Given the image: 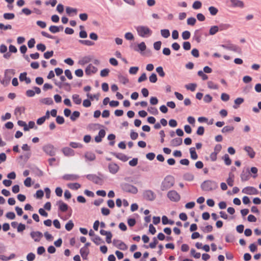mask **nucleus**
<instances>
[{"label": "nucleus", "mask_w": 261, "mask_h": 261, "mask_svg": "<svg viewBox=\"0 0 261 261\" xmlns=\"http://www.w3.org/2000/svg\"><path fill=\"white\" fill-rule=\"evenodd\" d=\"M49 30L52 33H57L60 32V28L56 25H51L49 28Z\"/></svg>", "instance_id": "nucleus-55"}, {"label": "nucleus", "mask_w": 261, "mask_h": 261, "mask_svg": "<svg viewBox=\"0 0 261 261\" xmlns=\"http://www.w3.org/2000/svg\"><path fill=\"white\" fill-rule=\"evenodd\" d=\"M62 151L63 154L67 156H72L74 155V151L70 147H66L62 148Z\"/></svg>", "instance_id": "nucleus-21"}, {"label": "nucleus", "mask_w": 261, "mask_h": 261, "mask_svg": "<svg viewBox=\"0 0 261 261\" xmlns=\"http://www.w3.org/2000/svg\"><path fill=\"white\" fill-rule=\"evenodd\" d=\"M57 205H58V209L62 212H66L68 211L69 206L62 200H59L57 202Z\"/></svg>", "instance_id": "nucleus-16"}, {"label": "nucleus", "mask_w": 261, "mask_h": 261, "mask_svg": "<svg viewBox=\"0 0 261 261\" xmlns=\"http://www.w3.org/2000/svg\"><path fill=\"white\" fill-rule=\"evenodd\" d=\"M41 93V89L38 87L34 86L33 87V90H28L25 92L26 95L29 97H32L34 96L35 93L39 94Z\"/></svg>", "instance_id": "nucleus-11"}, {"label": "nucleus", "mask_w": 261, "mask_h": 261, "mask_svg": "<svg viewBox=\"0 0 261 261\" xmlns=\"http://www.w3.org/2000/svg\"><path fill=\"white\" fill-rule=\"evenodd\" d=\"M118 79L120 82L124 85L128 82V79L126 76L122 75H119L118 76Z\"/></svg>", "instance_id": "nucleus-51"}, {"label": "nucleus", "mask_w": 261, "mask_h": 261, "mask_svg": "<svg viewBox=\"0 0 261 261\" xmlns=\"http://www.w3.org/2000/svg\"><path fill=\"white\" fill-rule=\"evenodd\" d=\"M81 185L77 182L67 184V187L72 190H77L81 188Z\"/></svg>", "instance_id": "nucleus-31"}, {"label": "nucleus", "mask_w": 261, "mask_h": 261, "mask_svg": "<svg viewBox=\"0 0 261 261\" xmlns=\"http://www.w3.org/2000/svg\"><path fill=\"white\" fill-rule=\"evenodd\" d=\"M167 197L173 202H178L180 199V195L175 190L169 191L167 194Z\"/></svg>", "instance_id": "nucleus-7"}, {"label": "nucleus", "mask_w": 261, "mask_h": 261, "mask_svg": "<svg viewBox=\"0 0 261 261\" xmlns=\"http://www.w3.org/2000/svg\"><path fill=\"white\" fill-rule=\"evenodd\" d=\"M91 240L97 245L104 243V241L102 240V239L99 236L97 235L95 236V237L92 238Z\"/></svg>", "instance_id": "nucleus-33"}, {"label": "nucleus", "mask_w": 261, "mask_h": 261, "mask_svg": "<svg viewBox=\"0 0 261 261\" xmlns=\"http://www.w3.org/2000/svg\"><path fill=\"white\" fill-rule=\"evenodd\" d=\"M55 85L56 86H58L60 88H61L62 87L63 85H64V86H66L68 87L69 88L68 89H65L66 90H68V91L70 89V84H69L68 83H65L64 84H62L61 82H55Z\"/></svg>", "instance_id": "nucleus-53"}, {"label": "nucleus", "mask_w": 261, "mask_h": 261, "mask_svg": "<svg viewBox=\"0 0 261 261\" xmlns=\"http://www.w3.org/2000/svg\"><path fill=\"white\" fill-rule=\"evenodd\" d=\"M143 198L148 201H153L156 198V194L151 190L146 189L143 191Z\"/></svg>", "instance_id": "nucleus-5"}, {"label": "nucleus", "mask_w": 261, "mask_h": 261, "mask_svg": "<svg viewBox=\"0 0 261 261\" xmlns=\"http://www.w3.org/2000/svg\"><path fill=\"white\" fill-rule=\"evenodd\" d=\"M250 173L249 169H247L246 171L243 170L241 175V179L242 181H246L249 180L250 177Z\"/></svg>", "instance_id": "nucleus-19"}, {"label": "nucleus", "mask_w": 261, "mask_h": 261, "mask_svg": "<svg viewBox=\"0 0 261 261\" xmlns=\"http://www.w3.org/2000/svg\"><path fill=\"white\" fill-rule=\"evenodd\" d=\"M92 60V58L89 56H85L83 57L81 60L79 61V63L82 65H84L89 62H90Z\"/></svg>", "instance_id": "nucleus-30"}, {"label": "nucleus", "mask_w": 261, "mask_h": 261, "mask_svg": "<svg viewBox=\"0 0 261 261\" xmlns=\"http://www.w3.org/2000/svg\"><path fill=\"white\" fill-rule=\"evenodd\" d=\"M174 182V178L172 176H166L161 183V190L163 191L168 190L173 186Z\"/></svg>", "instance_id": "nucleus-1"}, {"label": "nucleus", "mask_w": 261, "mask_h": 261, "mask_svg": "<svg viewBox=\"0 0 261 261\" xmlns=\"http://www.w3.org/2000/svg\"><path fill=\"white\" fill-rule=\"evenodd\" d=\"M80 177L79 175L74 174H66L62 176L64 180L68 181L76 180Z\"/></svg>", "instance_id": "nucleus-17"}, {"label": "nucleus", "mask_w": 261, "mask_h": 261, "mask_svg": "<svg viewBox=\"0 0 261 261\" xmlns=\"http://www.w3.org/2000/svg\"><path fill=\"white\" fill-rule=\"evenodd\" d=\"M80 253L84 259H87V256L89 253V251L88 249H85L82 247L80 250Z\"/></svg>", "instance_id": "nucleus-27"}, {"label": "nucleus", "mask_w": 261, "mask_h": 261, "mask_svg": "<svg viewBox=\"0 0 261 261\" xmlns=\"http://www.w3.org/2000/svg\"><path fill=\"white\" fill-rule=\"evenodd\" d=\"M74 227V223L72 220H69L65 225V229L67 231H70Z\"/></svg>", "instance_id": "nucleus-49"}, {"label": "nucleus", "mask_w": 261, "mask_h": 261, "mask_svg": "<svg viewBox=\"0 0 261 261\" xmlns=\"http://www.w3.org/2000/svg\"><path fill=\"white\" fill-rule=\"evenodd\" d=\"M243 193L247 195H257L258 194V191L253 187L248 186L244 188L242 191Z\"/></svg>", "instance_id": "nucleus-10"}, {"label": "nucleus", "mask_w": 261, "mask_h": 261, "mask_svg": "<svg viewBox=\"0 0 261 261\" xmlns=\"http://www.w3.org/2000/svg\"><path fill=\"white\" fill-rule=\"evenodd\" d=\"M248 153V155L251 158H253L255 156V152L252 147L249 146H245L244 149Z\"/></svg>", "instance_id": "nucleus-26"}, {"label": "nucleus", "mask_w": 261, "mask_h": 261, "mask_svg": "<svg viewBox=\"0 0 261 261\" xmlns=\"http://www.w3.org/2000/svg\"><path fill=\"white\" fill-rule=\"evenodd\" d=\"M35 258V254L33 253H29L27 256L28 261H33Z\"/></svg>", "instance_id": "nucleus-64"}, {"label": "nucleus", "mask_w": 261, "mask_h": 261, "mask_svg": "<svg viewBox=\"0 0 261 261\" xmlns=\"http://www.w3.org/2000/svg\"><path fill=\"white\" fill-rule=\"evenodd\" d=\"M218 32L219 30L217 25H214L210 28V29L209 30V35H214Z\"/></svg>", "instance_id": "nucleus-40"}, {"label": "nucleus", "mask_w": 261, "mask_h": 261, "mask_svg": "<svg viewBox=\"0 0 261 261\" xmlns=\"http://www.w3.org/2000/svg\"><path fill=\"white\" fill-rule=\"evenodd\" d=\"M31 238L35 242H39L41 238L43 237V234L41 232L39 231H32L30 233Z\"/></svg>", "instance_id": "nucleus-15"}, {"label": "nucleus", "mask_w": 261, "mask_h": 261, "mask_svg": "<svg viewBox=\"0 0 261 261\" xmlns=\"http://www.w3.org/2000/svg\"><path fill=\"white\" fill-rule=\"evenodd\" d=\"M40 101L42 103L46 105H51L54 103L53 99L50 97L42 98L40 99Z\"/></svg>", "instance_id": "nucleus-28"}, {"label": "nucleus", "mask_w": 261, "mask_h": 261, "mask_svg": "<svg viewBox=\"0 0 261 261\" xmlns=\"http://www.w3.org/2000/svg\"><path fill=\"white\" fill-rule=\"evenodd\" d=\"M217 188V182L212 180H205L201 185V188L202 190L205 192L214 190Z\"/></svg>", "instance_id": "nucleus-2"}, {"label": "nucleus", "mask_w": 261, "mask_h": 261, "mask_svg": "<svg viewBox=\"0 0 261 261\" xmlns=\"http://www.w3.org/2000/svg\"><path fill=\"white\" fill-rule=\"evenodd\" d=\"M183 177L185 180L191 181L193 180L194 176L191 173H186L184 174Z\"/></svg>", "instance_id": "nucleus-35"}, {"label": "nucleus", "mask_w": 261, "mask_h": 261, "mask_svg": "<svg viewBox=\"0 0 261 261\" xmlns=\"http://www.w3.org/2000/svg\"><path fill=\"white\" fill-rule=\"evenodd\" d=\"M42 149L44 152L50 156H54L56 154V149L54 146L50 144L44 145Z\"/></svg>", "instance_id": "nucleus-8"}, {"label": "nucleus", "mask_w": 261, "mask_h": 261, "mask_svg": "<svg viewBox=\"0 0 261 261\" xmlns=\"http://www.w3.org/2000/svg\"><path fill=\"white\" fill-rule=\"evenodd\" d=\"M231 5L233 7H239L243 8L244 7V4L243 1L240 0H230Z\"/></svg>", "instance_id": "nucleus-22"}, {"label": "nucleus", "mask_w": 261, "mask_h": 261, "mask_svg": "<svg viewBox=\"0 0 261 261\" xmlns=\"http://www.w3.org/2000/svg\"><path fill=\"white\" fill-rule=\"evenodd\" d=\"M219 31H222L224 30H226L229 28H230L231 25L227 23H220L218 25H217Z\"/></svg>", "instance_id": "nucleus-34"}, {"label": "nucleus", "mask_w": 261, "mask_h": 261, "mask_svg": "<svg viewBox=\"0 0 261 261\" xmlns=\"http://www.w3.org/2000/svg\"><path fill=\"white\" fill-rule=\"evenodd\" d=\"M148 111L151 114L156 115L158 114L159 111L158 109L155 107H150L147 109Z\"/></svg>", "instance_id": "nucleus-54"}, {"label": "nucleus", "mask_w": 261, "mask_h": 261, "mask_svg": "<svg viewBox=\"0 0 261 261\" xmlns=\"http://www.w3.org/2000/svg\"><path fill=\"white\" fill-rule=\"evenodd\" d=\"M234 130V127L232 126H224L221 130V132L223 133H225L227 132H232Z\"/></svg>", "instance_id": "nucleus-48"}, {"label": "nucleus", "mask_w": 261, "mask_h": 261, "mask_svg": "<svg viewBox=\"0 0 261 261\" xmlns=\"http://www.w3.org/2000/svg\"><path fill=\"white\" fill-rule=\"evenodd\" d=\"M220 46L224 49L233 51L236 53H241V48L238 45L232 44L230 40H225L223 41V43Z\"/></svg>", "instance_id": "nucleus-3"}, {"label": "nucleus", "mask_w": 261, "mask_h": 261, "mask_svg": "<svg viewBox=\"0 0 261 261\" xmlns=\"http://www.w3.org/2000/svg\"><path fill=\"white\" fill-rule=\"evenodd\" d=\"M190 153L191 158L193 160H196L198 158V155L194 147H191L190 148Z\"/></svg>", "instance_id": "nucleus-36"}, {"label": "nucleus", "mask_w": 261, "mask_h": 261, "mask_svg": "<svg viewBox=\"0 0 261 261\" xmlns=\"http://www.w3.org/2000/svg\"><path fill=\"white\" fill-rule=\"evenodd\" d=\"M31 172L35 174V176L41 177L43 175V172L37 167H32L31 168Z\"/></svg>", "instance_id": "nucleus-23"}, {"label": "nucleus", "mask_w": 261, "mask_h": 261, "mask_svg": "<svg viewBox=\"0 0 261 261\" xmlns=\"http://www.w3.org/2000/svg\"><path fill=\"white\" fill-rule=\"evenodd\" d=\"M115 135L113 134H110L108 135V139L109 140H110L111 141H110L109 142V144L111 145V146H113L115 144V141H114V140L115 139Z\"/></svg>", "instance_id": "nucleus-52"}, {"label": "nucleus", "mask_w": 261, "mask_h": 261, "mask_svg": "<svg viewBox=\"0 0 261 261\" xmlns=\"http://www.w3.org/2000/svg\"><path fill=\"white\" fill-rule=\"evenodd\" d=\"M208 11L210 14L213 16L216 15L218 12V9L213 6L210 7L208 8Z\"/></svg>", "instance_id": "nucleus-50"}, {"label": "nucleus", "mask_w": 261, "mask_h": 261, "mask_svg": "<svg viewBox=\"0 0 261 261\" xmlns=\"http://www.w3.org/2000/svg\"><path fill=\"white\" fill-rule=\"evenodd\" d=\"M97 71V68L91 64H90L85 69V73L88 75L95 73Z\"/></svg>", "instance_id": "nucleus-18"}, {"label": "nucleus", "mask_w": 261, "mask_h": 261, "mask_svg": "<svg viewBox=\"0 0 261 261\" xmlns=\"http://www.w3.org/2000/svg\"><path fill=\"white\" fill-rule=\"evenodd\" d=\"M32 179L30 177H28L24 180V185L27 187H30L32 186Z\"/></svg>", "instance_id": "nucleus-63"}, {"label": "nucleus", "mask_w": 261, "mask_h": 261, "mask_svg": "<svg viewBox=\"0 0 261 261\" xmlns=\"http://www.w3.org/2000/svg\"><path fill=\"white\" fill-rule=\"evenodd\" d=\"M201 230L204 233L210 232L213 230V226L211 225H207L205 227H202Z\"/></svg>", "instance_id": "nucleus-57"}, {"label": "nucleus", "mask_w": 261, "mask_h": 261, "mask_svg": "<svg viewBox=\"0 0 261 261\" xmlns=\"http://www.w3.org/2000/svg\"><path fill=\"white\" fill-rule=\"evenodd\" d=\"M122 190L127 193L136 194L138 193V190L136 187L127 183H122L121 184Z\"/></svg>", "instance_id": "nucleus-6"}, {"label": "nucleus", "mask_w": 261, "mask_h": 261, "mask_svg": "<svg viewBox=\"0 0 261 261\" xmlns=\"http://www.w3.org/2000/svg\"><path fill=\"white\" fill-rule=\"evenodd\" d=\"M25 111V108L23 107H17L15 108L14 111V113L15 115L19 114L21 115L22 113H24Z\"/></svg>", "instance_id": "nucleus-47"}, {"label": "nucleus", "mask_w": 261, "mask_h": 261, "mask_svg": "<svg viewBox=\"0 0 261 261\" xmlns=\"http://www.w3.org/2000/svg\"><path fill=\"white\" fill-rule=\"evenodd\" d=\"M79 42L82 44L87 46H92L94 44V43L89 40H80Z\"/></svg>", "instance_id": "nucleus-43"}, {"label": "nucleus", "mask_w": 261, "mask_h": 261, "mask_svg": "<svg viewBox=\"0 0 261 261\" xmlns=\"http://www.w3.org/2000/svg\"><path fill=\"white\" fill-rule=\"evenodd\" d=\"M72 98L73 102L76 105H80L82 102V99L80 97L79 95L77 94H73Z\"/></svg>", "instance_id": "nucleus-32"}, {"label": "nucleus", "mask_w": 261, "mask_h": 261, "mask_svg": "<svg viewBox=\"0 0 261 261\" xmlns=\"http://www.w3.org/2000/svg\"><path fill=\"white\" fill-rule=\"evenodd\" d=\"M113 245L119 249L121 250H126L127 249V246L122 241L117 239H114L113 241Z\"/></svg>", "instance_id": "nucleus-9"}, {"label": "nucleus", "mask_w": 261, "mask_h": 261, "mask_svg": "<svg viewBox=\"0 0 261 261\" xmlns=\"http://www.w3.org/2000/svg\"><path fill=\"white\" fill-rule=\"evenodd\" d=\"M234 240V238L232 234H227L225 237V241L227 243H232Z\"/></svg>", "instance_id": "nucleus-60"}, {"label": "nucleus", "mask_w": 261, "mask_h": 261, "mask_svg": "<svg viewBox=\"0 0 261 261\" xmlns=\"http://www.w3.org/2000/svg\"><path fill=\"white\" fill-rule=\"evenodd\" d=\"M222 159L224 160L226 165L229 166L231 164V160L230 159L228 154H225L222 157Z\"/></svg>", "instance_id": "nucleus-38"}, {"label": "nucleus", "mask_w": 261, "mask_h": 261, "mask_svg": "<svg viewBox=\"0 0 261 261\" xmlns=\"http://www.w3.org/2000/svg\"><path fill=\"white\" fill-rule=\"evenodd\" d=\"M86 178L96 184H99L101 182L102 179L95 174H89L86 175Z\"/></svg>", "instance_id": "nucleus-12"}, {"label": "nucleus", "mask_w": 261, "mask_h": 261, "mask_svg": "<svg viewBox=\"0 0 261 261\" xmlns=\"http://www.w3.org/2000/svg\"><path fill=\"white\" fill-rule=\"evenodd\" d=\"M196 21V19L193 17H190L187 19V24L190 25H194Z\"/></svg>", "instance_id": "nucleus-62"}, {"label": "nucleus", "mask_w": 261, "mask_h": 261, "mask_svg": "<svg viewBox=\"0 0 261 261\" xmlns=\"http://www.w3.org/2000/svg\"><path fill=\"white\" fill-rule=\"evenodd\" d=\"M190 254L194 258L198 259L200 257L201 254L199 252H197L194 248H192L190 251Z\"/></svg>", "instance_id": "nucleus-42"}, {"label": "nucleus", "mask_w": 261, "mask_h": 261, "mask_svg": "<svg viewBox=\"0 0 261 261\" xmlns=\"http://www.w3.org/2000/svg\"><path fill=\"white\" fill-rule=\"evenodd\" d=\"M150 82L152 83H155L156 82L158 79L155 73H152L149 77Z\"/></svg>", "instance_id": "nucleus-59"}, {"label": "nucleus", "mask_w": 261, "mask_h": 261, "mask_svg": "<svg viewBox=\"0 0 261 261\" xmlns=\"http://www.w3.org/2000/svg\"><path fill=\"white\" fill-rule=\"evenodd\" d=\"M197 87V84L195 83H191L185 85V87L187 90H191V91H194Z\"/></svg>", "instance_id": "nucleus-45"}, {"label": "nucleus", "mask_w": 261, "mask_h": 261, "mask_svg": "<svg viewBox=\"0 0 261 261\" xmlns=\"http://www.w3.org/2000/svg\"><path fill=\"white\" fill-rule=\"evenodd\" d=\"M108 169L109 171L112 174H116L119 170V166L114 163H110L108 164Z\"/></svg>", "instance_id": "nucleus-13"}, {"label": "nucleus", "mask_w": 261, "mask_h": 261, "mask_svg": "<svg viewBox=\"0 0 261 261\" xmlns=\"http://www.w3.org/2000/svg\"><path fill=\"white\" fill-rule=\"evenodd\" d=\"M80 116V113L79 111H74L70 116V119L71 121H75Z\"/></svg>", "instance_id": "nucleus-37"}, {"label": "nucleus", "mask_w": 261, "mask_h": 261, "mask_svg": "<svg viewBox=\"0 0 261 261\" xmlns=\"http://www.w3.org/2000/svg\"><path fill=\"white\" fill-rule=\"evenodd\" d=\"M130 47L133 48L136 51H143L146 49V46L144 42H142L138 44L137 46H133V45H130Z\"/></svg>", "instance_id": "nucleus-20"}, {"label": "nucleus", "mask_w": 261, "mask_h": 261, "mask_svg": "<svg viewBox=\"0 0 261 261\" xmlns=\"http://www.w3.org/2000/svg\"><path fill=\"white\" fill-rule=\"evenodd\" d=\"M3 17L6 20H12L14 18L15 14L12 13H5L4 14Z\"/></svg>", "instance_id": "nucleus-41"}, {"label": "nucleus", "mask_w": 261, "mask_h": 261, "mask_svg": "<svg viewBox=\"0 0 261 261\" xmlns=\"http://www.w3.org/2000/svg\"><path fill=\"white\" fill-rule=\"evenodd\" d=\"M113 154L118 159L123 161L126 162L128 160V158L123 153H114Z\"/></svg>", "instance_id": "nucleus-29"}, {"label": "nucleus", "mask_w": 261, "mask_h": 261, "mask_svg": "<svg viewBox=\"0 0 261 261\" xmlns=\"http://www.w3.org/2000/svg\"><path fill=\"white\" fill-rule=\"evenodd\" d=\"M202 7V3L200 1H195L193 5H192V8L194 10H198L200 9Z\"/></svg>", "instance_id": "nucleus-44"}, {"label": "nucleus", "mask_w": 261, "mask_h": 261, "mask_svg": "<svg viewBox=\"0 0 261 261\" xmlns=\"http://www.w3.org/2000/svg\"><path fill=\"white\" fill-rule=\"evenodd\" d=\"M138 35L144 38H147L150 36L152 33V31L147 26L139 25L135 27Z\"/></svg>", "instance_id": "nucleus-4"}, {"label": "nucleus", "mask_w": 261, "mask_h": 261, "mask_svg": "<svg viewBox=\"0 0 261 261\" xmlns=\"http://www.w3.org/2000/svg\"><path fill=\"white\" fill-rule=\"evenodd\" d=\"M234 175L232 173H229V177L227 179V183L230 187H232L233 185V178Z\"/></svg>", "instance_id": "nucleus-39"}, {"label": "nucleus", "mask_w": 261, "mask_h": 261, "mask_svg": "<svg viewBox=\"0 0 261 261\" xmlns=\"http://www.w3.org/2000/svg\"><path fill=\"white\" fill-rule=\"evenodd\" d=\"M181 36L184 40H188L191 36V33L189 31H185L182 32Z\"/></svg>", "instance_id": "nucleus-56"}, {"label": "nucleus", "mask_w": 261, "mask_h": 261, "mask_svg": "<svg viewBox=\"0 0 261 261\" xmlns=\"http://www.w3.org/2000/svg\"><path fill=\"white\" fill-rule=\"evenodd\" d=\"M156 71L158 72L159 75L161 77H164L165 75V73L163 70V68L162 66L158 67L156 68Z\"/></svg>", "instance_id": "nucleus-58"}, {"label": "nucleus", "mask_w": 261, "mask_h": 261, "mask_svg": "<svg viewBox=\"0 0 261 261\" xmlns=\"http://www.w3.org/2000/svg\"><path fill=\"white\" fill-rule=\"evenodd\" d=\"M203 34L202 28L195 30L194 32L193 39L195 40L197 43H200L201 41V37Z\"/></svg>", "instance_id": "nucleus-14"}, {"label": "nucleus", "mask_w": 261, "mask_h": 261, "mask_svg": "<svg viewBox=\"0 0 261 261\" xmlns=\"http://www.w3.org/2000/svg\"><path fill=\"white\" fill-rule=\"evenodd\" d=\"M182 143V139L181 138H175L170 141L171 146L176 147L180 145Z\"/></svg>", "instance_id": "nucleus-24"}, {"label": "nucleus", "mask_w": 261, "mask_h": 261, "mask_svg": "<svg viewBox=\"0 0 261 261\" xmlns=\"http://www.w3.org/2000/svg\"><path fill=\"white\" fill-rule=\"evenodd\" d=\"M84 156L86 161H93L96 158L95 154L91 152H87L85 153Z\"/></svg>", "instance_id": "nucleus-25"}, {"label": "nucleus", "mask_w": 261, "mask_h": 261, "mask_svg": "<svg viewBox=\"0 0 261 261\" xmlns=\"http://www.w3.org/2000/svg\"><path fill=\"white\" fill-rule=\"evenodd\" d=\"M204 72H203V71L202 70H199L198 71V73H197V74L201 77L202 79L203 80V81H205V80H206L207 79H208V76L205 74V73H204Z\"/></svg>", "instance_id": "nucleus-61"}, {"label": "nucleus", "mask_w": 261, "mask_h": 261, "mask_svg": "<svg viewBox=\"0 0 261 261\" xmlns=\"http://www.w3.org/2000/svg\"><path fill=\"white\" fill-rule=\"evenodd\" d=\"M161 34L163 37L167 38L170 36V31L168 29H163L161 30Z\"/></svg>", "instance_id": "nucleus-46"}]
</instances>
